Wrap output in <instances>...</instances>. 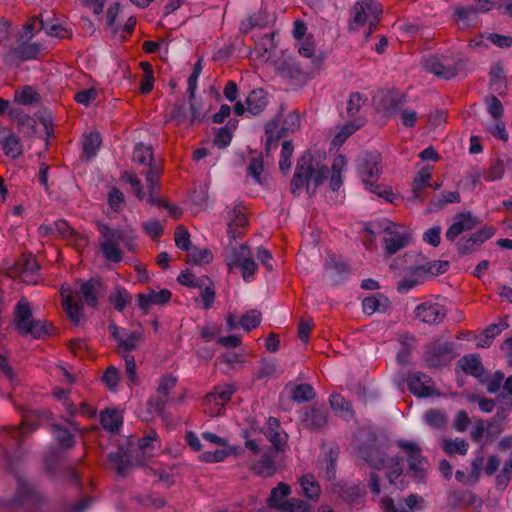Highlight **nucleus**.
I'll list each match as a JSON object with an SVG mask.
<instances>
[{"instance_id": "f257e3e1", "label": "nucleus", "mask_w": 512, "mask_h": 512, "mask_svg": "<svg viewBox=\"0 0 512 512\" xmlns=\"http://www.w3.org/2000/svg\"><path fill=\"white\" fill-rule=\"evenodd\" d=\"M100 232L101 241L99 247L107 261L118 263L123 259L121 244L128 251L135 250L136 235L132 230L111 229L108 226H102Z\"/></svg>"}, {"instance_id": "f03ea898", "label": "nucleus", "mask_w": 512, "mask_h": 512, "mask_svg": "<svg viewBox=\"0 0 512 512\" xmlns=\"http://www.w3.org/2000/svg\"><path fill=\"white\" fill-rule=\"evenodd\" d=\"M328 168L315 161L311 154H305L297 163L296 171L291 180V192L298 195L306 186L307 191L313 184L314 189L321 185L327 177Z\"/></svg>"}, {"instance_id": "7ed1b4c3", "label": "nucleus", "mask_w": 512, "mask_h": 512, "mask_svg": "<svg viewBox=\"0 0 512 512\" xmlns=\"http://www.w3.org/2000/svg\"><path fill=\"white\" fill-rule=\"evenodd\" d=\"M357 173L365 188L394 203L397 198L389 187H382L377 184L380 174V156L378 154H365L358 160Z\"/></svg>"}, {"instance_id": "20e7f679", "label": "nucleus", "mask_w": 512, "mask_h": 512, "mask_svg": "<svg viewBox=\"0 0 512 512\" xmlns=\"http://www.w3.org/2000/svg\"><path fill=\"white\" fill-rule=\"evenodd\" d=\"M14 322L19 333L41 338L49 334L50 325L45 321L36 320L32 316L31 306L26 298H21L14 310Z\"/></svg>"}, {"instance_id": "39448f33", "label": "nucleus", "mask_w": 512, "mask_h": 512, "mask_svg": "<svg viewBox=\"0 0 512 512\" xmlns=\"http://www.w3.org/2000/svg\"><path fill=\"white\" fill-rule=\"evenodd\" d=\"M382 12L383 8L379 2L375 0H360L355 3L351 10L349 27L351 30H357L368 25L367 36H369L376 29Z\"/></svg>"}, {"instance_id": "423d86ee", "label": "nucleus", "mask_w": 512, "mask_h": 512, "mask_svg": "<svg viewBox=\"0 0 512 512\" xmlns=\"http://www.w3.org/2000/svg\"><path fill=\"white\" fill-rule=\"evenodd\" d=\"M379 226L383 233L384 249L389 256L407 247L412 240L411 230L404 225L383 219Z\"/></svg>"}, {"instance_id": "0eeeda50", "label": "nucleus", "mask_w": 512, "mask_h": 512, "mask_svg": "<svg viewBox=\"0 0 512 512\" xmlns=\"http://www.w3.org/2000/svg\"><path fill=\"white\" fill-rule=\"evenodd\" d=\"M290 493V486L280 482L271 490L270 496L267 499V505L281 512L307 511L309 509V505L303 500L296 498L286 499Z\"/></svg>"}, {"instance_id": "6e6552de", "label": "nucleus", "mask_w": 512, "mask_h": 512, "mask_svg": "<svg viewBox=\"0 0 512 512\" xmlns=\"http://www.w3.org/2000/svg\"><path fill=\"white\" fill-rule=\"evenodd\" d=\"M362 458L373 468L386 470V477L391 484L394 480L401 475L402 465L401 459L398 457L386 461L384 453L377 448H369L361 452Z\"/></svg>"}, {"instance_id": "1a4fd4ad", "label": "nucleus", "mask_w": 512, "mask_h": 512, "mask_svg": "<svg viewBox=\"0 0 512 512\" xmlns=\"http://www.w3.org/2000/svg\"><path fill=\"white\" fill-rule=\"evenodd\" d=\"M236 392L233 384H223L215 387L214 391L207 394L204 399V411L211 417L222 414L225 405Z\"/></svg>"}, {"instance_id": "9d476101", "label": "nucleus", "mask_w": 512, "mask_h": 512, "mask_svg": "<svg viewBox=\"0 0 512 512\" xmlns=\"http://www.w3.org/2000/svg\"><path fill=\"white\" fill-rule=\"evenodd\" d=\"M426 71L437 77L451 79L457 74V62L451 56L430 55L423 60Z\"/></svg>"}, {"instance_id": "9b49d317", "label": "nucleus", "mask_w": 512, "mask_h": 512, "mask_svg": "<svg viewBox=\"0 0 512 512\" xmlns=\"http://www.w3.org/2000/svg\"><path fill=\"white\" fill-rule=\"evenodd\" d=\"M496 7L512 18V0H477L470 6L457 9L456 13L461 18H469L471 13H484Z\"/></svg>"}, {"instance_id": "f8f14e48", "label": "nucleus", "mask_w": 512, "mask_h": 512, "mask_svg": "<svg viewBox=\"0 0 512 512\" xmlns=\"http://www.w3.org/2000/svg\"><path fill=\"white\" fill-rule=\"evenodd\" d=\"M248 249L240 246L238 250H234L231 255L226 258L227 265L230 270L240 268L242 277L245 281H250L257 270V265L253 259L247 257Z\"/></svg>"}, {"instance_id": "ddd939ff", "label": "nucleus", "mask_w": 512, "mask_h": 512, "mask_svg": "<svg viewBox=\"0 0 512 512\" xmlns=\"http://www.w3.org/2000/svg\"><path fill=\"white\" fill-rule=\"evenodd\" d=\"M398 447L404 452L407 456L409 468L412 472H414L417 476H422L426 461L422 456V451L420 447L411 441L400 440L397 442Z\"/></svg>"}, {"instance_id": "4468645a", "label": "nucleus", "mask_w": 512, "mask_h": 512, "mask_svg": "<svg viewBox=\"0 0 512 512\" xmlns=\"http://www.w3.org/2000/svg\"><path fill=\"white\" fill-rule=\"evenodd\" d=\"M227 219H228V235L231 239H236L241 236L242 231L238 229H243L248 224V219L246 215V209L244 206L237 204L233 207H229L227 209Z\"/></svg>"}, {"instance_id": "2eb2a0df", "label": "nucleus", "mask_w": 512, "mask_h": 512, "mask_svg": "<svg viewBox=\"0 0 512 512\" xmlns=\"http://www.w3.org/2000/svg\"><path fill=\"white\" fill-rule=\"evenodd\" d=\"M172 293L168 289H148L146 292L138 294V306L147 313L154 305H164L171 299Z\"/></svg>"}, {"instance_id": "dca6fc26", "label": "nucleus", "mask_w": 512, "mask_h": 512, "mask_svg": "<svg viewBox=\"0 0 512 512\" xmlns=\"http://www.w3.org/2000/svg\"><path fill=\"white\" fill-rule=\"evenodd\" d=\"M415 314L424 323L438 324L444 319L446 312L438 303L425 302L416 307Z\"/></svg>"}, {"instance_id": "f3484780", "label": "nucleus", "mask_w": 512, "mask_h": 512, "mask_svg": "<svg viewBox=\"0 0 512 512\" xmlns=\"http://www.w3.org/2000/svg\"><path fill=\"white\" fill-rule=\"evenodd\" d=\"M408 386L410 392L418 397H430L435 394L432 379L421 372H416L409 377Z\"/></svg>"}, {"instance_id": "a211bd4d", "label": "nucleus", "mask_w": 512, "mask_h": 512, "mask_svg": "<svg viewBox=\"0 0 512 512\" xmlns=\"http://www.w3.org/2000/svg\"><path fill=\"white\" fill-rule=\"evenodd\" d=\"M477 224L478 221L470 213L459 214L454 218V222L446 231L445 237L453 242L460 234L472 230Z\"/></svg>"}, {"instance_id": "6ab92c4d", "label": "nucleus", "mask_w": 512, "mask_h": 512, "mask_svg": "<svg viewBox=\"0 0 512 512\" xmlns=\"http://www.w3.org/2000/svg\"><path fill=\"white\" fill-rule=\"evenodd\" d=\"M61 296L63 309L67 316L74 324H78L83 317V305L74 299L72 290L68 286H62Z\"/></svg>"}, {"instance_id": "aec40b11", "label": "nucleus", "mask_w": 512, "mask_h": 512, "mask_svg": "<svg viewBox=\"0 0 512 512\" xmlns=\"http://www.w3.org/2000/svg\"><path fill=\"white\" fill-rule=\"evenodd\" d=\"M495 234V228L492 226H484L477 232L473 233L469 238L459 243V251L461 253H469L475 250L483 242L490 239Z\"/></svg>"}, {"instance_id": "412c9836", "label": "nucleus", "mask_w": 512, "mask_h": 512, "mask_svg": "<svg viewBox=\"0 0 512 512\" xmlns=\"http://www.w3.org/2000/svg\"><path fill=\"white\" fill-rule=\"evenodd\" d=\"M0 146L5 154L11 158H18L23 152L19 137L5 129L0 131Z\"/></svg>"}, {"instance_id": "4be33fe9", "label": "nucleus", "mask_w": 512, "mask_h": 512, "mask_svg": "<svg viewBox=\"0 0 512 512\" xmlns=\"http://www.w3.org/2000/svg\"><path fill=\"white\" fill-rule=\"evenodd\" d=\"M111 329L119 347L126 351L134 350L143 339L142 332L120 331L115 325H111Z\"/></svg>"}, {"instance_id": "5701e85b", "label": "nucleus", "mask_w": 512, "mask_h": 512, "mask_svg": "<svg viewBox=\"0 0 512 512\" xmlns=\"http://www.w3.org/2000/svg\"><path fill=\"white\" fill-rule=\"evenodd\" d=\"M79 291L87 305L96 307L98 296L103 292V286L101 281L90 279L80 283Z\"/></svg>"}, {"instance_id": "b1692460", "label": "nucleus", "mask_w": 512, "mask_h": 512, "mask_svg": "<svg viewBox=\"0 0 512 512\" xmlns=\"http://www.w3.org/2000/svg\"><path fill=\"white\" fill-rule=\"evenodd\" d=\"M432 178V167L425 166L421 168L417 173L412 185V194L415 200L423 202L425 197L423 196V190L430 185Z\"/></svg>"}, {"instance_id": "393cba45", "label": "nucleus", "mask_w": 512, "mask_h": 512, "mask_svg": "<svg viewBox=\"0 0 512 512\" xmlns=\"http://www.w3.org/2000/svg\"><path fill=\"white\" fill-rule=\"evenodd\" d=\"M18 272H12L13 277H19L22 282L25 283H35L36 282V272L38 271V266L36 261L32 258H23L18 262Z\"/></svg>"}, {"instance_id": "a878e982", "label": "nucleus", "mask_w": 512, "mask_h": 512, "mask_svg": "<svg viewBox=\"0 0 512 512\" xmlns=\"http://www.w3.org/2000/svg\"><path fill=\"white\" fill-rule=\"evenodd\" d=\"M327 422L326 412L313 407L306 408L302 416V424L308 429H317Z\"/></svg>"}, {"instance_id": "bb28decb", "label": "nucleus", "mask_w": 512, "mask_h": 512, "mask_svg": "<svg viewBox=\"0 0 512 512\" xmlns=\"http://www.w3.org/2000/svg\"><path fill=\"white\" fill-rule=\"evenodd\" d=\"M101 424L110 432H118L123 423V415L120 410L106 409L100 415Z\"/></svg>"}, {"instance_id": "cd10ccee", "label": "nucleus", "mask_w": 512, "mask_h": 512, "mask_svg": "<svg viewBox=\"0 0 512 512\" xmlns=\"http://www.w3.org/2000/svg\"><path fill=\"white\" fill-rule=\"evenodd\" d=\"M389 307V300L382 294L367 297L362 301V308L365 314L372 315L375 312H384Z\"/></svg>"}, {"instance_id": "c85d7f7f", "label": "nucleus", "mask_w": 512, "mask_h": 512, "mask_svg": "<svg viewBox=\"0 0 512 512\" xmlns=\"http://www.w3.org/2000/svg\"><path fill=\"white\" fill-rule=\"evenodd\" d=\"M422 501V498L415 494L409 495L407 498H405V504L407 508H397L394 505V502L391 498L385 497L381 500L380 505L381 508L385 512H412V510L417 506L419 502Z\"/></svg>"}, {"instance_id": "c756f323", "label": "nucleus", "mask_w": 512, "mask_h": 512, "mask_svg": "<svg viewBox=\"0 0 512 512\" xmlns=\"http://www.w3.org/2000/svg\"><path fill=\"white\" fill-rule=\"evenodd\" d=\"M246 104L251 114H259L267 105L266 93L262 89L251 91L246 98Z\"/></svg>"}, {"instance_id": "7c9ffc66", "label": "nucleus", "mask_w": 512, "mask_h": 512, "mask_svg": "<svg viewBox=\"0 0 512 512\" xmlns=\"http://www.w3.org/2000/svg\"><path fill=\"white\" fill-rule=\"evenodd\" d=\"M221 448L215 451H206L200 455V459L204 462L214 463L225 460L228 456L238 453V448L235 446H220Z\"/></svg>"}, {"instance_id": "2f4dec72", "label": "nucleus", "mask_w": 512, "mask_h": 512, "mask_svg": "<svg viewBox=\"0 0 512 512\" xmlns=\"http://www.w3.org/2000/svg\"><path fill=\"white\" fill-rule=\"evenodd\" d=\"M280 425L276 418L269 417L264 428V435L279 450L281 445L284 444V437L279 431Z\"/></svg>"}, {"instance_id": "473e14b6", "label": "nucleus", "mask_w": 512, "mask_h": 512, "mask_svg": "<svg viewBox=\"0 0 512 512\" xmlns=\"http://www.w3.org/2000/svg\"><path fill=\"white\" fill-rule=\"evenodd\" d=\"M21 43L14 49L15 57L21 61L34 59L40 52V46L37 43H31L30 40H20Z\"/></svg>"}, {"instance_id": "72a5a7b5", "label": "nucleus", "mask_w": 512, "mask_h": 512, "mask_svg": "<svg viewBox=\"0 0 512 512\" xmlns=\"http://www.w3.org/2000/svg\"><path fill=\"white\" fill-rule=\"evenodd\" d=\"M459 365L466 373L482 379L484 368L479 357L474 355L464 356L460 359Z\"/></svg>"}, {"instance_id": "f704fd0d", "label": "nucleus", "mask_w": 512, "mask_h": 512, "mask_svg": "<svg viewBox=\"0 0 512 512\" xmlns=\"http://www.w3.org/2000/svg\"><path fill=\"white\" fill-rule=\"evenodd\" d=\"M458 202H460V195L457 191L443 192L439 196L430 200L428 211L435 212L442 209L447 204Z\"/></svg>"}, {"instance_id": "c9c22d12", "label": "nucleus", "mask_w": 512, "mask_h": 512, "mask_svg": "<svg viewBox=\"0 0 512 512\" xmlns=\"http://www.w3.org/2000/svg\"><path fill=\"white\" fill-rule=\"evenodd\" d=\"M332 410L339 416L348 418L352 416V410L350 404L345 398L337 393H333L329 399Z\"/></svg>"}, {"instance_id": "e433bc0d", "label": "nucleus", "mask_w": 512, "mask_h": 512, "mask_svg": "<svg viewBox=\"0 0 512 512\" xmlns=\"http://www.w3.org/2000/svg\"><path fill=\"white\" fill-rule=\"evenodd\" d=\"M423 279L424 278L418 267H415L408 276L398 283L397 290L400 293H408L410 290L421 284Z\"/></svg>"}, {"instance_id": "4c0bfd02", "label": "nucleus", "mask_w": 512, "mask_h": 512, "mask_svg": "<svg viewBox=\"0 0 512 512\" xmlns=\"http://www.w3.org/2000/svg\"><path fill=\"white\" fill-rule=\"evenodd\" d=\"M140 67L143 71V77L139 85L141 94H148L154 87L153 67L149 62H141Z\"/></svg>"}, {"instance_id": "58836bf2", "label": "nucleus", "mask_w": 512, "mask_h": 512, "mask_svg": "<svg viewBox=\"0 0 512 512\" xmlns=\"http://www.w3.org/2000/svg\"><path fill=\"white\" fill-rule=\"evenodd\" d=\"M299 483L306 497L310 499H317L319 497L321 492L320 485L312 475L302 476Z\"/></svg>"}, {"instance_id": "ea45409f", "label": "nucleus", "mask_w": 512, "mask_h": 512, "mask_svg": "<svg viewBox=\"0 0 512 512\" xmlns=\"http://www.w3.org/2000/svg\"><path fill=\"white\" fill-rule=\"evenodd\" d=\"M364 124L362 119H357L356 121L347 122L340 131L335 135L332 143L334 146L342 145L345 140L353 134L357 129H359Z\"/></svg>"}, {"instance_id": "a19ab883", "label": "nucleus", "mask_w": 512, "mask_h": 512, "mask_svg": "<svg viewBox=\"0 0 512 512\" xmlns=\"http://www.w3.org/2000/svg\"><path fill=\"white\" fill-rule=\"evenodd\" d=\"M424 419L426 423L433 429H443L446 427L448 419L444 412L430 409L425 412Z\"/></svg>"}, {"instance_id": "79ce46f5", "label": "nucleus", "mask_w": 512, "mask_h": 512, "mask_svg": "<svg viewBox=\"0 0 512 512\" xmlns=\"http://www.w3.org/2000/svg\"><path fill=\"white\" fill-rule=\"evenodd\" d=\"M55 232L63 237L75 238L78 245H86L87 239L84 236L76 233L65 220H58L55 222Z\"/></svg>"}, {"instance_id": "37998d69", "label": "nucleus", "mask_w": 512, "mask_h": 512, "mask_svg": "<svg viewBox=\"0 0 512 512\" xmlns=\"http://www.w3.org/2000/svg\"><path fill=\"white\" fill-rule=\"evenodd\" d=\"M449 263L447 261H432L417 266L423 278L426 275L436 276L447 271Z\"/></svg>"}, {"instance_id": "c03bdc74", "label": "nucleus", "mask_w": 512, "mask_h": 512, "mask_svg": "<svg viewBox=\"0 0 512 512\" xmlns=\"http://www.w3.org/2000/svg\"><path fill=\"white\" fill-rule=\"evenodd\" d=\"M44 23L37 16L31 17L28 22L23 26V31L20 34V40H31L36 33L43 30Z\"/></svg>"}, {"instance_id": "a18cd8bd", "label": "nucleus", "mask_w": 512, "mask_h": 512, "mask_svg": "<svg viewBox=\"0 0 512 512\" xmlns=\"http://www.w3.org/2000/svg\"><path fill=\"white\" fill-rule=\"evenodd\" d=\"M442 447H443V450L449 455H452V454L465 455L468 451L469 445L464 439L456 438L454 440L445 439L443 441Z\"/></svg>"}, {"instance_id": "49530a36", "label": "nucleus", "mask_w": 512, "mask_h": 512, "mask_svg": "<svg viewBox=\"0 0 512 512\" xmlns=\"http://www.w3.org/2000/svg\"><path fill=\"white\" fill-rule=\"evenodd\" d=\"M277 72L284 78H296L301 74L300 67L296 64L293 59L284 60L277 64Z\"/></svg>"}, {"instance_id": "de8ad7c7", "label": "nucleus", "mask_w": 512, "mask_h": 512, "mask_svg": "<svg viewBox=\"0 0 512 512\" xmlns=\"http://www.w3.org/2000/svg\"><path fill=\"white\" fill-rule=\"evenodd\" d=\"M235 127L236 123L231 124V122H228L226 126L220 128L215 135L214 144L219 148L227 147L232 140V134Z\"/></svg>"}, {"instance_id": "09e8293b", "label": "nucleus", "mask_w": 512, "mask_h": 512, "mask_svg": "<svg viewBox=\"0 0 512 512\" xmlns=\"http://www.w3.org/2000/svg\"><path fill=\"white\" fill-rule=\"evenodd\" d=\"M101 145V136L98 132H90L84 137L83 150L88 158L94 156Z\"/></svg>"}, {"instance_id": "8fccbe9b", "label": "nucleus", "mask_w": 512, "mask_h": 512, "mask_svg": "<svg viewBox=\"0 0 512 512\" xmlns=\"http://www.w3.org/2000/svg\"><path fill=\"white\" fill-rule=\"evenodd\" d=\"M110 302L113 304L116 310L123 311L127 304L130 302V295L126 289L117 287L109 297Z\"/></svg>"}, {"instance_id": "3c124183", "label": "nucleus", "mask_w": 512, "mask_h": 512, "mask_svg": "<svg viewBox=\"0 0 512 512\" xmlns=\"http://www.w3.org/2000/svg\"><path fill=\"white\" fill-rule=\"evenodd\" d=\"M253 470L259 476L269 477L275 473L276 467L271 458L264 457L253 465Z\"/></svg>"}, {"instance_id": "603ef678", "label": "nucleus", "mask_w": 512, "mask_h": 512, "mask_svg": "<svg viewBox=\"0 0 512 512\" xmlns=\"http://www.w3.org/2000/svg\"><path fill=\"white\" fill-rule=\"evenodd\" d=\"M260 322L261 312L255 309L245 312L240 319V325L246 331L257 327Z\"/></svg>"}, {"instance_id": "864d4df0", "label": "nucleus", "mask_w": 512, "mask_h": 512, "mask_svg": "<svg viewBox=\"0 0 512 512\" xmlns=\"http://www.w3.org/2000/svg\"><path fill=\"white\" fill-rule=\"evenodd\" d=\"M153 159L151 147L143 144L136 145L133 151V160L141 165H150Z\"/></svg>"}, {"instance_id": "5fc2aeb1", "label": "nucleus", "mask_w": 512, "mask_h": 512, "mask_svg": "<svg viewBox=\"0 0 512 512\" xmlns=\"http://www.w3.org/2000/svg\"><path fill=\"white\" fill-rule=\"evenodd\" d=\"M314 396L315 391L309 384L297 385L292 392V398L299 403L309 401L313 399Z\"/></svg>"}, {"instance_id": "6e6d98bb", "label": "nucleus", "mask_w": 512, "mask_h": 512, "mask_svg": "<svg viewBox=\"0 0 512 512\" xmlns=\"http://www.w3.org/2000/svg\"><path fill=\"white\" fill-rule=\"evenodd\" d=\"M174 240L176 246L183 250V251H189L191 241H190V234L188 230L184 226H178L175 229L174 233Z\"/></svg>"}, {"instance_id": "4d7b16f0", "label": "nucleus", "mask_w": 512, "mask_h": 512, "mask_svg": "<svg viewBox=\"0 0 512 512\" xmlns=\"http://www.w3.org/2000/svg\"><path fill=\"white\" fill-rule=\"evenodd\" d=\"M294 148L290 141H284L282 144L281 155L279 160V167L281 171L286 172L291 167V157L293 155Z\"/></svg>"}, {"instance_id": "13d9d810", "label": "nucleus", "mask_w": 512, "mask_h": 512, "mask_svg": "<svg viewBox=\"0 0 512 512\" xmlns=\"http://www.w3.org/2000/svg\"><path fill=\"white\" fill-rule=\"evenodd\" d=\"M14 98L19 104L29 105L37 101V93L31 87H24L15 92Z\"/></svg>"}, {"instance_id": "bf43d9fd", "label": "nucleus", "mask_w": 512, "mask_h": 512, "mask_svg": "<svg viewBox=\"0 0 512 512\" xmlns=\"http://www.w3.org/2000/svg\"><path fill=\"white\" fill-rule=\"evenodd\" d=\"M512 479V459L505 463L500 473L496 476V487L500 490L506 489Z\"/></svg>"}, {"instance_id": "052dcab7", "label": "nucleus", "mask_w": 512, "mask_h": 512, "mask_svg": "<svg viewBox=\"0 0 512 512\" xmlns=\"http://www.w3.org/2000/svg\"><path fill=\"white\" fill-rule=\"evenodd\" d=\"M187 262L193 264L208 263L212 259L211 252L207 249H192L187 255Z\"/></svg>"}, {"instance_id": "680f3d73", "label": "nucleus", "mask_w": 512, "mask_h": 512, "mask_svg": "<svg viewBox=\"0 0 512 512\" xmlns=\"http://www.w3.org/2000/svg\"><path fill=\"white\" fill-rule=\"evenodd\" d=\"M177 377L172 374L164 375L160 378L157 391L163 397H167L170 391L176 386Z\"/></svg>"}, {"instance_id": "e2e57ef3", "label": "nucleus", "mask_w": 512, "mask_h": 512, "mask_svg": "<svg viewBox=\"0 0 512 512\" xmlns=\"http://www.w3.org/2000/svg\"><path fill=\"white\" fill-rule=\"evenodd\" d=\"M142 228L144 232L153 240L162 236L163 234V225L155 219L148 220L142 224Z\"/></svg>"}, {"instance_id": "0e129e2a", "label": "nucleus", "mask_w": 512, "mask_h": 512, "mask_svg": "<svg viewBox=\"0 0 512 512\" xmlns=\"http://www.w3.org/2000/svg\"><path fill=\"white\" fill-rule=\"evenodd\" d=\"M53 434L61 447L69 448L73 446V436L68 430L59 427H54Z\"/></svg>"}, {"instance_id": "69168bd1", "label": "nucleus", "mask_w": 512, "mask_h": 512, "mask_svg": "<svg viewBox=\"0 0 512 512\" xmlns=\"http://www.w3.org/2000/svg\"><path fill=\"white\" fill-rule=\"evenodd\" d=\"M120 380L119 371L114 366H110L107 368L103 375V382L110 390H114Z\"/></svg>"}, {"instance_id": "338daca9", "label": "nucleus", "mask_w": 512, "mask_h": 512, "mask_svg": "<svg viewBox=\"0 0 512 512\" xmlns=\"http://www.w3.org/2000/svg\"><path fill=\"white\" fill-rule=\"evenodd\" d=\"M297 49L301 56L311 58L315 53V43L310 37H307L298 42Z\"/></svg>"}, {"instance_id": "774afa93", "label": "nucleus", "mask_w": 512, "mask_h": 512, "mask_svg": "<svg viewBox=\"0 0 512 512\" xmlns=\"http://www.w3.org/2000/svg\"><path fill=\"white\" fill-rule=\"evenodd\" d=\"M97 97V90L89 88L86 90L79 91L75 94L74 99L77 103L88 106Z\"/></svg>"}]
</instances>
